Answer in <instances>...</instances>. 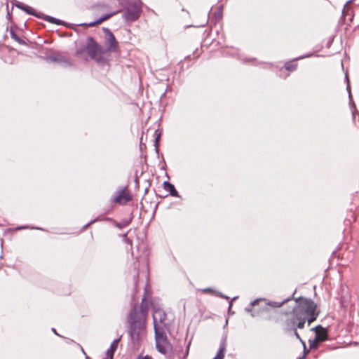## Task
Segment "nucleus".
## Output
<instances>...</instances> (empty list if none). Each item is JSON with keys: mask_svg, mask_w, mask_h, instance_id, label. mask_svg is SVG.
I'll use <instances>...</instances> for the list:
<instances>
[{"mask_svg": "<svg viewBox=\"0 0 359 359\" xmlns=\"http://www.w3.org/2000/svg\"><path fill=\"white\" fill-rule=\"evenodd\" d=\"M149 296V292L145 289L140 307L135 304L128 315V334L133 341H137L139 340L140 331L145 325L149 311L147 303Z\"/></svg>", "mask_w": 359, "mask_h": 359, "instance_id": "obj_1", "label": "nucleus"}, {"mask_svg": "<svg viewBox=\"0 0 359 359\" xmlns=\"http://www.w3.org/2000/svg\"><path fill=\"white\" fill-rule=\"evenodd\" d=\"M294 294L292 297H288L290 300L294 299ZM295 306L292 309V313L295 316H301L309 318V325L315 321L318 316L319 313L316 312V304L311 299L305 297L294 298Z\"/></svg>", "mask_w": 359, "mask_h": 359, "instance_id": "obj_2", "label": "nucleus"}, {"mask_svg": "<svg viewBox=\"0 0 359 359\" xmlns=\"http://www.w3.org/2000/svg\"><path fill=\"white\" fill-rule=\"evenodd\" d=\"M141 0L128 1L123 12V18L126 22H133L139 19L142 13Z\"/></svg>", "mask_w": 359, "mask_h": 359, "instance_id": "obj_3", "label": "nucleus"}, {"mask_svg": "<svg viewBox=\"0 0 359 359\" xmlns=\"http://www.w3.org/2000/svg\"><path fill=\"white\" fill-rule=\"evenodd\" d=\"M289 301V298L285 299L281 302H273L269 301L265 298H258L252 301L250 304L245 308V311L247 313H250L252 317H255V314L252 311V307L258 305L260 302L264 303V306L263 307V309L266 310L267 306H270L271 308H279L282 306L285 303Z\"/></svg>", "mask_w": 359, "mask_h": 359, "instance_id": "obj_4", "label": "nucleus"}, {"mask_svg": "<svg viewBox=\"0 0 359 359\" xmlns=\"http://www.w3.org/2000/svg\"><path fill=\"white\" fill-rule=\"evenodd\" d=\"M154 334L157 351L165 355L168 352V348L171 347V344L168 339L165 330H163L161 328H156Z\"/></svg>", "mask_w": 359, "mask_h": 359, "instance_id": "obj_5", "label": "nucleus"}, {"mask_svg": "<svg viewBox=\"0 0 359 359\" xmlns=\"http://www.w3.org/2000/svg\"><path fill=\"white\" fill-rule=\"evenodd\" d=\"M151 306L153 308L152 316L154 332H156V328H161L163 330H165L166 327L165 323V320L166 318L165 312L157 306H154L152 304Z\"/></svg>", "mask_w": 359, "mask_h": 359, "instance_id": "obj_6", "label": "nucleus"}, {"mask_svg": "<svg viewBox=\"0 0 359 359\" xmlns=\"http://www.w3.org/2000/svg\"><path fill=\"white\" fill-rule=\"evenodd\" d=\"M102 30L105 34V45L107 46L105 49V53H114L118 50V43L113 34V32L107 27H103Z\"/></svg>", "mask_w": 359, "mask_h": 359, "instance_id": "obj_7", "label": "nucleus"}, {"mask_svg": "<svg viewBox=\"0 0 359 359\" xmlns=\"http://www.w3.org/2000/svg\"><path fill=\"white\" fill-rule=\"evenodd\" d=\"M85 48H86V51L91 59L95 58V55H99V53H105V49L103 48L93 36H88L87 38Z\"/></svg>", "mask_w": 359, "mask_h": 359, "instance_id": "obj_8", "label": "nucleus"}, {"mask_svg": "<svg viewBox=\"0 0 359 359\" xmlns=\"http://www.w3.org/2000/svg\"><path fill=\"white\" fill-rule=\"evenodd\" d=\"M133 199L131 194L128 191V187L118 189L116 195L113 196L111 201L114 203L124 205Z\"/></svg>", "mask_w": 359, "mask_h": 359, "instance_id": "obj_9", "label": "nucleus"}, {"mask_svg": "<svg viewBox=\"0 0 359 359\" xmlns=\"http://www.w3.org/2000/svg\"><path fill=\"white\" fill-rule=\"evenodd\" d=\"M46 60L48 62H56L64 67L74 66L73 63L69 60L59 55H48Z\"/></svg>", "mask_w": 359, "mask_h": 359, "instance_id": "obj_10", "label": "nucleus"}, {"mask_svg": "<svg viewBox=\"0 0 359 359\" xmlns=\"http://www.w3.org/2000/svg\"><path fill=\"white\" fill-rule=\"evenodd\" d=\"M133 213H131L129 219H123L120 222H116V220H114V219H112L111 217H103V221L110 222L113 223V224L116 227L121 229V228L126 227L128 225H129L130 223L131 222V221L133 220Z\"/></svg>", "mask_w": 359, "mask_h": 359, "instance_id": "obj_11", "label": "nucleus"}, {"mask_svg": "<svg viewBox=\"0 0 359 359\" xmlns=\"http://www.w3.org/2000/svg\"><path fill=\"white\" fill-rule=\"evenodd\" d=\"M311 55H312V54H306L305 55L299 56L292 61L286 62L285 63L284 67L288 72H294L297 69V63L296 62L297 60L309 57Z\"/></svg>", "mask_w": 359, "mask_h": 359, "instance_id": "obj_12", "label": "nucleus"}, {"mask_svg": "<svg viewBox=\"0 0 359 359\" xmlns=\"http://www.w3.org/2000/svg\"><path fill=\"white\" fill-rule=\"evenodd\" d=\"M346 90L348 94L349 106L351 109L353 119H355V115L359 114V112L356 109L355 104L353 99V96H352L351 91V85H350L349 82H348V83H347Z\"/></svg>", "mask_w": 359, "mask_h": 359, "instance_id": "obj_13", "label": "nucleus"}, {"mask_svg": "<svg viewBox=\"0 0 359 359\" xmlns=\"http://www.w3.org/2000/svg\"><path fill=\"white\" fill-rule=\"evenodd\" d=\"M163 189L167 191L171 196L182 198L179 192L175 189V187L169 181H165L163 183Z\"/></svg>", "mask_w": 359, "mask_h": 359, "instance_id": "obj_14", "label": "nucleus"}, {"mask_svg": "<svg viewBox=\"0 0 359 359\" xmlns=\"http://www.w3.org/2000/svg\"><path fill=\"white\" fill-rule=\"evenodd\" d=\"M121 336L119 337L118 338L114 339L111 342V344L109 346V348L107 351L106 354L109 357V359H113L114 354L118 348V345L121 340Z\"/></svg>", "mask_w": 359, "mask_h": 359, "instance_id": "obj_15", "label": "nucleus"}, {"mask_svg": "<svg viewBox=\"0 0 359 359\" xmlns=\"http://www.w3.org/2000/svg\"><path fill=\"white\" fill-rule=\"evenodd\" d=\"M297 321L295 315L292 313V316L290 318H287L285 321V329L287 330H296Z\"/></svg>", "mask_w": 359, "mask_h": 359, "instance_id": "obj_16", "label": "nucleus"}, {"mask_svg": "<svg viewBox=\"0 0 359 359\" xmlns=\"http://www.w3.org/2000/svg\"><path fill=\"white\" fill-rule=\"evenodd\" d=\"M162 135V130L160 129H157L154 132V146L155 147V151L157 157L159 156V140Z\"/></svg>", "mask_w": 359, "mask_h": 359, "instance_id": "obj_17", "label": "nucleus"}, {"mask_svg": "<svg viewBox=\"0 0 359 359\" xmlns=\"http://www.w3.org/2000/svg\"><path fill=\"white\" fill-rule=\"evenodd\" d=\"M226 346V339H224L220 342L219 348L217 355L212 359H224Z\"/></svg>", "mask_w": 359, "mask_h": 359, "instance_id": "obj_18", "label": "nucleus"}, {"mask_svg": "<svg viewBox=\"0 0 359 359\" xmlns=\"http://www.w3.org/2000/svg\"><path fill=\"white\" fill-rule=\"evenodd\" d=\"M106 53H99V55H96L95 58H92L94 60L98 65L101 66L108 65H109V59L105 57Z\"/></svg>", "mask_w": 359, "mask_h": 359, "instance_id": "obj_19", "label": "nucleus"}, {"mask_svg": "<svg viewBox=\"0 0 359 359\" xmlns=\"http://www.w3.org/2000/svg\"><path fill=\"white\" fill-rule=\"evenodd\" d=\"M315 337L319 342L326 341L328 338L327 330L323 327L319 332H316Z\"/></svg>", "mask_w": 359, "mask_h": 359, "instance_id": "obj_20", "label": "nucleus"}, {"mask_svg": "<svg viewBox=\"0 0 359 359\" xmlns=\"http://www.w3.org/2000/svg\"><path fill=\"white\" fill-rule=\"evenodd\" d=\"M335 259L337 265H343V264L339 262V254H338L337 251L334 250L332 253V256L330 259V266L326 269L327 270L331 269L332 264L335 262Z\"/></svg>", "mask_w": 359, "mask_h": 359, "instance_id": "obj_21", "label": "nucleus"}, {"mask_svg": "<svg viewBox=\"0 0 359 359\" xmlns=\"http://www.w3.org/2000/svg\"><path fill=\"white\" fill-rule=\"evenodd\" d=\"M202 292L203 293H211V294H212L214 295H216V296L219 297L223 298V299H229V297L228 296L222 294V292H220L219 291L214 290L213 289L210 288V287H207V288L203 289Z\"/></svg>", "mask_w": 359, "mask_h": 359, "instance_id": "obj_22", "label": "nucleus"}, {"mask_svg": "<svg viewBox=\"0 0 359 359\" xmlns=\"http://www.w3.org/2000/svg\"><path fill=\"white\" fill-rule=\"evenodd\" d=\"M22 11H25L26 13L33 15L36 18H40L41 16H39V14H40V12L36 11L32 7L25 5L24 8H22Z\"/></svg>", "mask_w": 359, "mask_h": 359, "instance_id": "obj_23", "label": "nucleus"}, {"mask_svg": "<svg viewBox=\"0 0 359 359\" xmlns=\"http://www.w3.org/2000/svg\"><path fill=\"white\" fill-rule=\"evenodd\" d=\"M296 320H297L296 324V329H302L304 327L305 323L306 321L309 323V318H306L305 317L296 316Z\"/></svg>", "mask_w": 359, "mask_h": 359, "instance_id": "obj_24", "label": "nucleus"}, {"mask_svg": "<svg viewBox=\"0 0 359 359\" xmlns=\"http://www.w3.org/2000/svg\"><path fill=\"white\" fill-rule=\"evenodd\" d=\"M10 36L11 37L15 40L16 42H18L19 44H21V45H26V42L22 39L21 38H20L16 32L11 28V30H10Z\"/></svg>", "mask_w": 359, "mask_h": 359, "instance_id": "obj_25", "label": "nucleus"}, {"mask_svg": "<svg viewBox=\"0 0 359 359\" xmlns=\"http://www.w3.org/2000/svg\"><path fill=\"white\" fill-rule=\"evenodd\" d=\"M241 60L244 64L250 63L253 65H257L261 63V62H258L257 60L255 57H244Z\"/></svg>", "mask_w": 359, "mask_h": 359, "instance_id": "obj_26", "label": "nucleus"}, {"mask_svg": "<svg viewBox=\"0 0 359 359\" xmlns=\"http://www.w3.org/2000/svg\"><path fill=\"white\" fill-rule=\"evenodd\" d=\"M100 221H103L102 215L97 216V217H95L93 220L90 221L89 222H88L87 224L83 225V227H82V230L83 231L85 230L86 228H88L91 224H94V223H95L97 222H100Z\"/></svg>", "mask_w": 359, "mask_h": 359, "instance_id": "obj_27", "label": "nucleus"}, {"mask_svg": "<svg viewBox=\"0 0 359 359\" xmlns=\"http://www.w3.org/2000/svg\"><path fill=\"white\" fill-rule=\"evenodd\" d=\"M39 16H41L40 18H39V19H43L46 21L53 23V24L54 23V21L55 20V18H54L53 16L45 15L41 12H40V14H39Z\"/></svg>", "mask_w": 359, "mask_h": 359, "instance_id": "obj_28", "label": "nucleus"}, {"mask_svg": "<svg viewBox=\"0 0 359 359\" xmlns=\"http://www.w3.org/2000/svg\"><path fill=\"white\" fill-rule=\"evenodd\" d=\"M223 8H224V6L223 5H220L218 7L217 11L214 14L215 19L220 20L222 18Z\"/></svg>", "mask_w": 359, "mask_h": 359, "instance_id": "obj_29", "label": "nucleus"}, {"mask_svg": "<svg viewBox=\"0 0 359 359\" xmlns=\"http://www.w3.org/2000/svg\"><path fill=\"white\" fill-rule=\"evenodd\" d=\"M98 25H100V22H99L98 20H96L90 22L88 23H87V22L80 23V24H78L77 25L81 26V27H94V26H96Z\"/></svg>", "mask_w": 359, "mask_h": 359, "instance_id": "obj_30", "label": "nucleus"}, {"mask_svg": "<svg viewBox=\"0 0 359 359\" xmlns=\"http://www.w3.org/2000/svg\"><path fill=\"white\" fill-rule=\"evenodd\" d=\"M114 15V13H105L104 15H102L100 18H99L97 20L100 22V24H101L102 22H103L104 21L109 19L111 16H113Z\"/></svg>", "mask_w": 359, "mask_h": 359, "instance_id": "obj_31", "label": "nucleus"}, {"mask_svg": "<svg viewBox=\"0 0 359 359\" xmlns=\"http://www.w3.org/2000/svg\"><path fill=\"white\" fill-rule=\"evenodd\" d=\"M38 229V230H42L44 231L43 229L41 227L37 226H29L28 225H24V226H19L16 227V230H21V229Z\"/></svg>", "mask_w": 359, "mask_h": 359, "instance_id": "obj_32", "label": "nucleus"}, {"mask_svg": "<svg viewBox=\"0 0 359 359\" xmlns=\"http://www.w3.org/2000/svg\"><path fill=\"white\" fill-rule=\"evenodd\" d=\"M320 342L315 337L313 340H309V346L311 348H317Z\"/></svg>", "mask_w": 359, "mask_h": 359, "instance_id": "obj_33", "label": "nucleus"}, {"mask_svg": "<svg viewBox=\"0 0 359 359\" xmlns=\"http://www.w3.org/2000/svg\"><path fill=\"white\" fill-rule=\"evenodd\" d=\"M123 241L128 245H132V240L128 237V232L122 234Z\"/></svg>", "mask_w": 359, "mask_h": 359, "instance_id": "obj_34", "label": "nucleus"}, {"mask_svg": "<svg viewBox=\"0 0 359 359\" xmlns=\"http://www.w3.org/2000/svg\"><path fill=\"white\" fill-rule=\"evenodd\" d=\"M294 332V334L295 335V337H297V339H298L299 340V341L303 344L304 348H306V345H305V343L304 341L302 339V338L300 337L299 334H298V332H297V330H292Z\"/></svg>", "mask_w": 359, "mask_h": 359, "instance_id": "obj_35", "label": "nucleus"}, {"mask_svg": "<svg viewBox=\"0 0 359 359\" xmlns=\"http://www.w3.org/2000/svg\"><path fill=\"white\" fill-rule=\"evenodd\" d=\"M86 50V48H85V46L83 47L79 48L76 50V55L79 56Z\"/></svg>", "mask_w": 359, "mask_h": 359, "instance_id": "obj_36", "label": "nucleus"}, {"mask_svg": "<svg viewBox=\"0 0 359 359\" xmlns=\"http://www.w3.org/2000/svg\"><path fill=\"white\" fill-rule=\"evenodd\" d=\"M63 26H65V27H66L67 28L76 30L75 26H78V25H77L71 24V23L67 22H65V25H63Z\"/></svg>", "mask_w": 359, "mask_h": 359, "instance_id": "obj_37", "label": "nucleus"}, {"mask_svg": "<svg viewBox=\"0 0 359 359\" xmlns=\"http://www.w3.org/2000/svg\"><path fill=\"white\" fill-rule=\"evenodd\" d=\"M53 24L57 25H65V21H63L60 19L55 18V20L54 21Z\"/></svg>", "mask_w": 359, "mask_h": 359, "instance_id": "obj_38", "label": "nucleus"}, {"mask_svg": "<svg viewBox=\"0 0 359 359\" xmlns=\"http://www.w3.org/2000/svg\"><path fill=\"white\" fill-rule=\"evenodd\" d=\"M14 5H15L17 8H20V9H21V10H22V8H24V7H25V4H24L21 3V2H19V1H16V2L14 4Z\"/></svg>", "mask_w": 359, "mask_h": 359, "instance_id": "obj_39", "label": "nucleus"}, {"mask_svg": "<svg viewBox=\"0 0 359 359\" xmlns=\"http://www.w3.org/2000/svg\"><path fill=\"white\" fill-rule=\"evenodd\" d=\"M323 327L321 325H318L313 328L311 329V330L316 332H319L320 330H322Z\"/></svg>", "mask_w": 359, "mask_h": 359, "instance_id": "obj_40", "label": "nucleus"}, {"mask_svg": "<svg viewBox=\"0 0 359 359\" xmlns=\"http://www.w3.org/2000/svg\"><path fill=\"white\" fill-rule=\"evenodd\" d=\"M137 359H153L151 356L146 355L144 357L139 356Z\"/></svg>", "mask_w": 359, "mask_h": 359, "instance_id": "obj_41", "label": "nucleus"}, {"mask_svg": "<svg viewBox=\"0 0 359 359\" xmlns=\"http://www.w3.org/2000/svg\"><path fill=\"white\" fill-rule=\"evenodd\" d=\"M135 182V189H139L140 187V184H139V180H134Z\"/></svg>", "mask_w": 359, "mask_h": 359, "instance_id": "obj_42", "label": "nucleus"}, {"mask_svg": "<svg viewBox=\"0 0 359 359\" xmlns=\"http://www.w3.org/2000/svg\"><path fill=\"white\" fill-rule=\"evenodd\" d=\"M162 161H163L164 165L161 167V169H162V170H165L166 164H165V160H164V158H163V155H162Z\"/></svg>", "mask_w": 359, "mask_h": 359, "instance_id": "obj_43", "label": "nucleus"}, {"mask_svg": "<svg viewBox=\"0 0 359 359\" xmlns=\"http://www.w3.org/2000/svg\"><path fill=\"white\" fill-rule=\"evenodd\" d=\"M137 172H138V171L136 170L135 173V179H134V180H139V177H138Z\"/></svg>", "mask_w": 359, "mask_h": 359, "instance_id": "obj_44", "label": "nucleus"}, {"mask_svg": "<svg viewBox=\"0 0 359 359\" xmlns=\"http://www.w3.org/2000/svg\"><path fill=\"white\" fill-rule=\"evenodd\" d=\"M236 298H237V297H233V298L231 300V302H229V309H231V306H232V302H233V300H235Z\"/></svg>", "mask_w": 359, "mask_h": 359, "instance_id": "obj_45", "label": "nucleus"}, {"mask_svg": "<svg viewBox=\"0 0 359 359\" xmlns=\"http://www.w3.org/2000/svg\"><path fill=\"white\" fill-rule=\"evenodd\" d=\"M345 81L346 82V84L348 83V82L350 83L347 74H345Z\"/></svg>", "mask_w": 359, "mask_h": 359, "instance_id": "obj_46", "label": "nucleus"}, {"mask_svg": "<svg viewBox=\"0 0 359 359\" xmlns=\"http://www.w3.org/2000/svg\"><path fill=\"white\" fill-rule=\"evenodd\" d=\"M51 330L54 332L55 334L60 337V335L57 332L55 328H52Z\"/></svg>", "mask_w": 359, "mask_h": 359, "instance_id": "obj_47", "label": "nucleus"}, {"mask_svg": "<svg viewBox=\"0 0 359 359\" xmlns=\"http://www.w3.org/2000/svg\"><path fill=\"white\" fill-rule=\"evenodd\" d=\"M189 346H190V343L187 346V351H186V355H187L189 353Z\"/></svg>", "mask_w": 359, "mask_h": 359, "instance_id": "obj_48", "label": "nucleus"}, {"mask_svg": "<svg viewBox=\"0 0 359 359\" xmlns=\"http://www.w3.org/2000/svg\"><path fill=\"white\" fill-rule=\"evenodd\" d=\"M332 41H333V39H330L329 40V41H328V44H327V46H330V43H332Z\"/></svg>", "mask_w": 359, "mask_h": 359, "instance_id": "obj_49", "label": "nucleus"}, {"mask_svg": "<svg viewBox=\"0 0 359 359\" xmlns=\"http://www.w3.org/2000/svg\"><path fill=\"white\" fill-rule=\"evenodd\" d=\"M148 191V188H146L145 190H144V194H146Z\"/></svg>", "mask_w": 359, "mask_h": 359, "instance_id": "obj_50", "label": "nucleus"}, {"mask_svg": "<svg viewBox=\"0 0 359 359\" xmlns=\"http://www.w3.org/2000/svg\"><path fill=\"white\" fill-rule=\"evenodd\" d=\"M354 0H349L346 2V4H348V3H351V2H353Z\"/></svg>", "mask_w": 359, "mask_h": 359, "instance_id": "obj_51", "label": "nucleus"}, {"mask_svg": "<svg viewBox=\"0 0 359 359\" xmlns=\"http://www.w3.org/2000/svg\"><path fill=\"white\" fill-rule=\"evenodd\" d=\"M7 15H8V16H10V13H9V12H8V13H7Z\"/></svg>", "mask_w": 359, "mask_h": 359, "instance_id": "obj_52", "label": "nucleus"}]
</instances>
